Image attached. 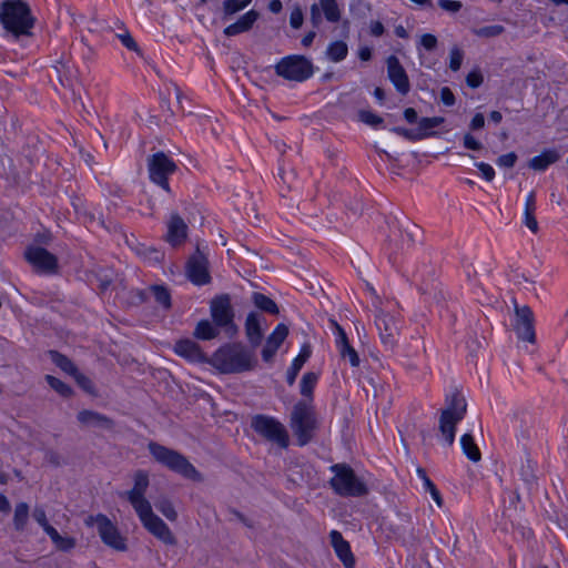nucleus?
I'll return each instance as SVG.
<instances>
[{"label": "nucleus", "mask_w": 568, "mask_h": 568, "mask_svg": "<svg viewBox=\"0 0 568 568\" xmlns=\"http://www.w3.org/2000/svg\"><path fill=\"white\" fill-rule=\"evenodd\" d=\"M209 363L222 374H239L254 369L257 359L242 343H226L213 353Z\"/></svg>", "instance_id": "nucleus-1"}, {"label": "nucleus", "mask_w": 568, "mask_h": 568, "mask_svg": "<svg viewBox=\"0 0 568 568\" xmlns=\"http://www.w3.org/2000/svg\"><path fill=\"white\" fill-rule=\"evenodd\" d=\"M0 22L7 36L13 39L31 37L36 18L29 4L22 0H7L0 6Z\"/></svg>", "instance_id": "nucleus-2"}, {"label": "nucleus", "mask_w": 568, "mask_h": 568, "mask_svg": "<svg viewBox=\"0 0 568 568\" xmlns=\"http://www.w3.org/2000/svg\"><path fill=\"white\" fill-rule=\"evenodd\" d=\"M334 476L328 484L334 493L341 497H363L368 494L367 485L355 474L354 469L338 463L329 467Z\"/></svg>", "instance_id": "nucleus-3"}, {"label": "nucleus", "mask_w": 568, "mask_h": 568, "mask_svg": "<svg viewBox=\"0 0 568 568\" xmlns=\"http://www.w3.org/2000/svg\"><path fill=\"white\" fill-rule=\"evenodd\" d=\"M290 426L298 446L303 447L312 442L318 427L314 406L306 400L297 402L291 413Z\"/></svg>", "instance_id": "nucleus-4"}, {"label": "nucleus", "mask_w": 568, "mask_h": 568, "mask_svg": "<svg viewBox=\"0 0 568 568\" xmlns=\"http://www.w3.org/2000/svg\"><path fill=\"white\" fill-rule=\"evenodd\" d=\"M148 448L150 454L159 464L165 466L174 473L180 474L185 478L201 480V474L187 460V458L179 452L168 448L155 442H150Z\"/></svg>", "instance_id": "nucleus-5"}, {"label": "nucleus", "mask_w": 568, "mask_h": 568, "mask_svg": "<svg viewBox=\"0 0 568 568\" xmlns=\"http://www.w3.org/2000/svg\"><path fill=\"white\" fill-rule=\"evenodd\" d=\"M466 408V400L458 392L446 398V408L443 409L439 419V430L449 446L454 444L456 425L464 418Z\"/></svg>", "instance_id": "nucleus-6"}, {"label": "nucleus", "mask_w": 568, "mask_h": 568, "mask_svg": "<svg viewBox=\"0 0 568 568\" xmlns=\"http://www.w3.org/2000/svg\"><path fill=\"white\" fill-rule=\"evenodd\" d=\"M275 72L285 80L303 82L314 73V67L310 59L300 54L282 58L275 64Z\"/></svg>", "instance_id": "nucleus-7"}, {"label": "nucleus", "mask_w": 568, "mask_h": 568, "mask_svg": "<svg viewBox=\"0 0 568 568\" xmlns=\"http://www.w3.org/2000/svg\"><path fill=\"white\" fill-rule=\"evenodd\" d=\"M251 427L256 434L281 448H287L290 436L285 426L276 418L267 415H256L252 418Z\"/></svg>", "instance_id": "nucleus-8"}, {"label": "nucleus", "mask_w": 568, "mask_h": 568, "mask_svg": "<svg viewBox=\"0 0 568 568\" xmlns=\"http://www.w3.org/2000/svg\"><path fill=\"white\" fill-rule=\"evenodd\" d=\"M88 527L97 526L98 534L108 547L116 551H125L128 549L126 539L123 537L118 527L103 514L91 515L85 519Z\"/></svg>", "instance_id": "nucleus-9"}, {"label": "nucleus", "mask_w": 568, "mask_h": 568, "mask_svg": "<svg viewBox=\"0 0 568 568\" xmlns=\"http://www.w3.org/2000/svg\"><path fill=\"white\" fill-rule=\"evenodd\" d=\"M178 170L176 163L164 152L159 151L148 158V171L150 180L171 193L169 176Z\"/></svg>", "instance_id": "nucleus-10"}, {"label": "nucleus", "mask_w": 568, "mask_h": 568, "mask_svg": "<svg viewBox=\"0 0 568 568\" xmlns=\"http://www.w3.org/2000/svg\"><path fill=\"white\" fill-rule=\"evenodd\" d=\"M143 527L165 545H175L176 539L170 527L153 513L152 506L136 514Z\"/></svg>", "instance_id": "nucleus-11"}, {"label": "nucleus", "mask_w": 568, "mask_h": 568, "mask_svg": "<svg viewBox=\"0 0 568 568\" xmlns=\"http://www.w3.org/2000/svg\"><path fill=\"white\" fill-rule=\"evenodd\" d=\"M210 313L213 323L219 327H226L232 334L237 332L234 324V312L229 295H222L212 300Z\"/></svg>", "instance_id": "nucleus-12"}, {"label": "nucleus", "mask_w": 568, "mask_h": 568, "mask_svg": "<svg viewBox=\"0 0 568 568\" xmlns=\"http://www.w3.org/2000/svg\"><path fill=\"white\" fill-rule=\"evenodd\" d=\"M342 12L336 0H318L310 8V21L314 29H317L323 19L331 23L339 22Z\"/></svg>", "instance_id": "nucleus-13"}, {"label": "nucleus", "mask_w": 568, "mask_h": 568, "mask_svg": "<svg viewBox=\"0 0 568 568\" xmlns=\"http://www.w3.org/2000/svg\"><path fill=\"white\" fill-rule=\"evenodd\" d=\"M134 485L132 489L124 493V496L132 505L135 513H140L151 507L150 501L145 498V493L149 487V474L145 470H138L133 477Z\"/></svg>", "instance_id": "nucleus-14"}, {"label": "nucleus", "mask_w": 568, "mask_h": 568, "mask_svg": "<svg viewBox=\"0 0 568 568\" xmlns=\"http://www.w3.org/2000/svg\"><path fill=\"white\" fill-rule=\"evenodd\" d=\"M24 256L38 272L52 274L58 270V258L43 247L31 246Z\"/></svg>", "instance_id": "nucleus-15"}, {"label": "nucleus", "mask_w": 568, "mask_h": 568, "mask_svg": "<svg viewBox=\"0 0 568 568\" xmlns=\"http://www.w3.org/2000/svg\"><path fill=\"white\" fill-rule=\"evenodd\" d=\"M186 275L193 284L199 286L209 284L211 281L207 270V260L199 248L187 261Z\"/></svg>", "instance_id": "nucleus-16"}, {"label": "nucleus", "mask_w": 568, "mask_h": 568, "mask_svg": "<svg viewBox=\"0 0 568 568\" xmlns=\"http://www.w3.org/2000/svg\"><path fill=\"white\" fill-rule=\"evenodd\" d=\"M375 324L384 346L387 349H393L396 345V336L398 334V326L395 318L392 315L379 311L376 315Z\"/></svg>", "instance_id": "nucleus-17"}, {"label": "nucleus", "mask_w": 568, "mask_h": 568, "mask_svg": "<svg viewBox=\"0 0 568 568\" xmlns=\"http://www.w3.org/2000/svg\"><path fill=\"white\" fill-rule=\"evenodd\" d=\"M515 332L519 339L535 342L534 314L530 307H516Z\"/></svg>", "instance_id": "nucleus-18"}, {"label": "nucleus", "mask_w": 568, "mask_h": 568, "mask_svg": "<svg viewBox=\"0 0 568 568\" xmlns=\"http://www.w3.org/2000/svg\"><path fill=\"white\" fill-rule=\"evenodd\" d=\"M387 73L389 80L400 94L405 95L409 92L410 85L408 77L395 55H390L387 59Z\"/></svg>", "instance_id": "nucleus-19"}, {"label": "nucleus", "mask_w": 568, "mask_h": 568, "mask_svg": "<svg viewBox=\"0 0 568 568\" xmlns=\"http://www.w3.org/2000/svg\"><path fill=\"white\" fill-rule=\"evenodd\" d=\"M288 335V327L285 324H278L271 335L266 338V343L262 349V358L264 362H271L277 349Z\"/></svg>", "instance_id": "nucleus-20"}, {"label": "nucleus", "mask_w": 568, "mask_h": 568, "mask_svg": "<svg viewBox=\"0 0 568 568\" xmlns=\"http://www.w3.org/2000/svg\"><path fill=\"white\" fill-rule=\"evenodd\" d=\"M174 352L193 363L209 362L200 345L190 338L178 341L174 345Z\"/></svg>", "instance_id": "nucleus-21"}, {"label": "nucleus", "mask_w": 568, "mask_h": 568, "mask_svg": "<svg viewBox=\"0 0 568 568\" xmlns=\"http://www.w3.org/2000/svg\"><path fill=\"white\" fill-rule=\"evenodd\" d=\"M264 316L256 312H251L245 320V335L253 348L257 347L263 338L262 322Z\"/></svg>", "instance_id": "nucleus-22"}, {"label": "nucleus", "mask_w": 568, "mask_h": 568, "mask_svg": "<svg viewBox=\"0 0 568 568\" xmlns=\"http://www.w3.org/2000/svg\"><path fill=\"white\" fill-rule=\"evenodd\" d=\"M186 234L187 225L183 219L176 213L171 214L168 222L166 241L171 245L176 246L184 242Z\"/></svg>", "instance_id": "nucleus-23"}, {"label": "nucleus", "mask_w": 568, "mask_h": 568, "mask_svg": "<svg viewBox=\"0 0 568 568\" xmlns=\"http://www.w3.org/2000/svg\"><path fill=\"white\" fill-rule=\"evenodd\" d=\"M331 544L337 555V557L342 560L343 565L346 568L354 567V557L351 551L349 544L343 538L342 534L337 530H332L329 532Z\"/></svg>", "instance_id": "nucleus-24"}, {"label": "nucleus", "mask_w": 568, "mask_h": 568, "mask_svg": "<svg viewBox=\"0 0 568 568\" xmlns=\"http://www.w3.org/2000/svg\"><path fill=\"white\" fill-rule=\"evenodd\" d=\"M258 16L260 14H258L257 11L250 10L246 13H244L243 16H241L237 19V21H235L234 23L227 26L223 30V33L226 37H234V36L247 32V31H250L252 29L253 24L257 21Z\"/></svg>", "instance_id": "nucleus-25"}, {"label": "nucleus", "mask_w": 568, "mask_h": 568, "mask_svg": "<svg viewBox=\"0 0 568 568\" xmlns=\"http://www.w3.org/2000/svg\"><path fill=\"white\" fill-rule=\"evenodd\" d=\"M78 420L85 426H94L103 429H112L114 423L108 416L94 410L83 409L78 414Z\"/></svg>", "instance_id": "nucleus-26"}, {"label": "nucleus", "mask_w": 568, "mask_h": 568, "mask_svg": "<svg viewBox=\"0 0 568 568\" xmlns=\"http://www.w3.org/2000/svg\"><path fill=\"white\" fill-rule=\"evenodd\" d=\"M536 207V194L531 191L525 202L524 223L532 233L538 232V222L535 217Z\"/></svg>", "instance_id": "nucleus-27"}, {"label": "nucleus", "mask_w": 568, "mask_h": 568, "mask_svg": "<svg viewBox=\"0 0 568 568\" xmlns=\"http://www.w3.org/2000/svg\"><path fill=\"white\" fill-rule=\"evenodd\" d=\"M559 160V154L555 150H546L529 161V168L535 171H545L549 165Z\"/></svg>", "instance_id": "nucleus-28"}, {"label": "nucleus", "mask_w": 568, "mask_h": 568, "mask_svg": "<svg viewBox=\"0 0 568 568\" xmlns=\"http://www.w3.org/2000/svg\"><path fill=\"white\" fill-rule=\"evenodd\" d=\"M219 326L209 320H201L193 332V336L201 341H211L219 336Z\"/></svg>", "instance_id": "nucleus-29"}, {"label": "nucleus", "mask_w": 568, "mask_h": 568, "mask_svg": "<svg viewBox=\"0 0 568 568\" xmlns=\"http://www.w3.org/2000/svg\"><path fill=\"white\" fill-rule=\"evenodd\" d=\"M311 356V351L308 347H303L301 353L293 359L290 368L286 372V382L288 385H293L296 381V377L302 369L305 362Z\"/></svg>", "instance_id": "nucleus-30"}, {"label": "nucleus", "mask_w": 568, "mask_h": 568, "mask_svg": "<svg viewBox=\"0 0 568 568\" xmlns=\"http://www.w3.org/2000/svg\"><path fill=\"white\" fill-rule=\"evenodd\" d=\"M48 536L50 537L54 547L60 551L68 552L72 550L77 545L75 538L70 536H61L55 528L50 529Z\"/></svg>", "instance_id": "nucleus-31"}, {"label": "nucleus", "mask_w": 568, "mask_h": 568, "mask_svg": "<svg viewBox=\"0 0 568 568\" xmlns=\"http://www.w3.org/2000/svg\"><path fill=\"white\" fill-rule=\"evenodd\" d=\"M445 122L443 116L422 118L418 121L417 132L420 140L434 134L433 130Z\"/></svg>", "instance_id": "nucleus-32"}, {"label": "nucleus", "mask_w": 568, "mask_h": 568, "mask_svg": "<svg viewBox=\"0 0 568 568\" xmlns=\"http://www.w3.org/2000/svg\"><path fill=\"white\" fill-rule=\"evenodd\" d=\"M318 375L314 372H307L302 376L301 383H300V392L301 395L308 400L307 403L312 404L313 400V390L317 384Z\"/></svg>", "instance_id": "nucleus-33"}, {"label": "nucleus", "mask_w": 568, "mask_h": 568, "mask_svg": "<svg viewBox=\"0 0 568 568\" xmlns=\"http://www.w3.org/2000/svg\"><path fill=\"white\" fill-rule=\"evenodd\" d=\"M460 445L464 454L469 460L477 463L481 459L480 450L476 445L473 435L464 434L460 438Z\"/></svg>", "instance_id": "nucleus-34"}, {"label": "nucleus", "mask_w": 568, "mask_h": 568, "mask_svg": "<svg viewBox=\"0 0 568 568\" xmlns=\"http://www.w3.org/2000/svg\"><path fill=\"white\" fill-rule=\"evenodd\" d=\"M417 476L420 478V480L423 481V487L425 489V491H428L433 498V500L439 506L442 507L443 506V498H442V495L439 493V490L437 489V487L435 486V484L430 480V478L427 476V473L424 468L422 467H418L417 470Z\"/></svg>", "instance_id": "nucleus-35"}, {"label": "nucleus", "mask_w": 568, "mask_h": 568, "mask_svg": "<svg viewBox=\"0 0 568 568\" xmlns=\"http://www.w3.org/2000/svg\"><path fill=\"white\" fill-rule=\"evenodd\" d=\"M252 301L258 310L268 314L276 315L280 312L276 303L265 294L255 292L253 293Z\"/></svg>", "instance_id": "nucleus-36"}, {"label": "nucleus", "mask_w": 568, "mask_h": 568, "mask_svg": "<svg viewBox=\"0 0 568 568\" xmlns=\"http://www.w3.org/2000/svg\"><path fill=\"white\" fill-rule=\"evenodd\" d=\"M348 47L344 41L331 42L326 49V57L333 62H339L347 57Z\"/></svg>", "instance_id": "nucleus-37"}, {"label": "nucleus", "mask_w": 568, "mask_h": 568, "mask_svg": "<svg viewBox=\"0 0 568 568\" xmlns=\"http://www.w3.org/2000/svg\"><path fill=\"white\" fill-rule=\"evenodd\" d=\"M29 519V506L27 503L21 501L16 505L13 515V525L16 530H24Z\"/></svg>", "instance_id": "nucleus-38"}, {"label": "nucleus", "mask_w": 568, "mask_h": 568, "mask_svg": "<svg viewBox=\"0 0 568 568\" xmlns=\"http://www.w3.org/2000/svg\"><path fill=\"white\" fill-rule=\"evenodd\" d=\"M50 356H51L52 362L59 368H61L63 372H65L67 374H69L71 376L77 374V371H78L77 366L65 355L60 354L57 351H51Z\"/></svg>", "instance_id": "nucleus-39"}, {"label": "nucleus", "mask_w": 568, "mask_h": 568, "mask_svg": "<svg viewBox=\"0 0 568 568\" xmlns=\"http://www.w3.org/2000/svg\"><path fill=\"white\" fill-rule=\"evenodd\" d=\"M400 232V241H402V247L412 246L416 239L420 234V230L417 225L408 223L405 227L399 229Z\"/></svg>", "instance_id": "nucleus-40"}, {"label": "nucleus", "mask_w": 568, "mask_h": 568, "mask_svg": "<svg viewBox=\"0 0 568 568\" xmlns=\"http://www.w3.org/2000/svg\"><path fill=\"white\" fill-rule=\"evenodd\" d=\"M150 291L153 294L156 303L160 304L163 308L169 310L171 307V295L165 286L152 285Z\"/></svg>", "instance_id": "nucleus-41"}, {"label": "nucleus", "mask_w": 568, "mask_h": 568, "mask_svg": "<svg viewBox=\"0 0 568 568\" xmlns=\"http://www.w3.org/2000/svg\"><path fill=\"white\" fill-rule=\"evenodd\" d=\"M252 0H224L223 12L224 17H231L250 6Z\"/></svg>", "instance_id": "nucleus-42"}, {"label": "nucleus", "mask_w": 568, "mask_h": 568, "mask_svg": "<svg viewBox=\"0 0 568 568\" xmlns=\"http://www.w3.org/2000/svg\"><path fill=\"white\" fill-rule=\"evenodd\" d=\"M45 381L59 395L63 397H70L72 395V388L61 379L52 375H45Z\"/></svg>", "instance_id": "nucleus-43"}, {"label": "nucleus", "mask_w": 568, "mask_h": 568, "mask_svg": "<svg viewBox=\"0 0 568 568\" xmlns=\"http://www.w3.org/2000/svg\"><path fill=\"white\" fill-rule=\"evenodd\" d=\"M155 507L158 510L169 520L175 521L178 518V513L173 506V504L168 498H161L155 503Z\"/></svg>", "instance_id": "nucleus-44"}, {"label": "nucleus", "mask_w": 568, "mask_h": 568, "mask_svg": "<svg viewBox=\"0 0 568 568\" xmlns=\"http://www.w3.org/2000/svg\"><path fill=\"white\" fill-rule=\"evenodd\" d=\"M505 32L501 24L485 26L474 30V34L479 38H496Z\"/></svg>", "instance_id": "nucleus-45"}, {"label": "nucleus", "mask_w": 568, "mask_h": 568, "mask_svg": "<svg viewBox=\"0 0 568 568\" xmlns=\"http://www.w3.org/2000/svg\"><path fill=\"white\" fill-rule=\"evenodd\" d=\"M358 119L372 128H378L384 122L382 116L367 110H361L358 112Z\"/></svg>", "instance_id": "nucleus-46"}, {"label": "nucleus", "mask_w": 568, "mask_h": 568, "mask_svg": "<svg viewBox=\"0 0 568 568\" xmlns=\"http://www.w3.org/2000/svg\"><path fill=\"white\" fill-rule=\"evenodd\" d=\"M342 358L347 359L353 367L359 366L361 359L355 348L348 344L337 348Z\"/></svg>", "instance_id": "nucleus-47"}, {"label": "nucleus", "mask_w": 568, "mask_h": 568, "mask_svg": "<svg viewBox=\"0 0 568 568\" xmlns=\"http://www.w3.org/2000/svg\"><path fill=\"white\" fill-rule=\"evenodd\" d=\"M32 516H33L34 520L42 527V529L44 530V532L47 535L49 534L50 529H54V527H52L49 524V521L47 519V514H45V510L43 507L37 506L33 509Z\"/></svg>", "instance_id": "nucleus-48"}, {"label": "nucleus", "mask_w": 568, "mask_h": 568, "mask_svg": "<svg viewBox=\"0 0 568 568\" xmlns=\"http://www.w3.org/2000/svg\"><path fill=\"white\" fill-rule=\"evenodd\" d=\"M118 38L119 40L121 41V43L128 49V50H131V51H134L136 53H141L140 51V48L138 45V43L135 42V40L132 38V36L130 34V32L128 30H124L123 33H119L118 34Z\"/></svg>", "instance_id": "nucleus-49"}, {"label": "nucleus", "mask_w": 568, "mask_h": 568, "mask_svg": "<svg viewBox=\"0 0 568 568\" xmlns=\"http://www.w3.org/2000/svg\"><path fill=\"white\" fill-rule=\"evenodd\" d=\"M331 323L335 328L337 348L348 345L349 342L344 328L336 321L332 320Z\"/></svg>", "instance_id": "nucleus-50"}, {"label": "nucleus", "mask_w": 568, "mask_h": 568, "mask_svg": "<svg viewBox=\"0 0 568 568\" xmlns=\"http://www.w3.org/2000/svg\"><path fill=\"white\" fill-rule=\"evenodd\" d=\"M463 58H464L463 51L456 47L453 48L450 50L449 68L453 71H458L460 69Z\"/></svg>", "instance_id": "nucleus-51"}, {"label": "nucleus", "mask_w": 568, "mask_h": 568, "mask_svg": "<svg viewBox=\"0 0 568 568\" xmlns=\"http://www.w3.org/2000/svg\"><path fill=\"white\" fill-rule=\"evenodd\" d=\"M303 22H304V14H303V11L302 9L296 6L292 12H291V16H290V24L293 29H300L302 26H303Z\"/></svg>", "instance_id": "nucleus-52"}, {"label": "nucleus", "mask_w": 568, "mask_h": 568, "mask_svg": "<svg viewBox=\"0 0 568 568\" xmlns=\"http://www.w3.org/2000/svg\"><path fill=\"white\" fill-rule=\"evenodd\" d=\"M392 131L400 136H404L407 140H410V141L420 140L417 129H405L402 126H396V128H393Z\"/></svg>", "instance_id": "nucleus-53"}, {"label": "nucleus", "mask_w": 568, "mask_h": 568, "mask_svg": "<svg viewBox=\"0 0 568 568\" xmlns=\"http://www.w3.org/2000/svg\"><path fill=\"white\" fill-rule=\"evenodd\" d=\"M438 6L450 13H456L463 8V3L457 0H438Z\"/></svg>", "instance_id": "nucleus-54"}, {"label": "nucleus", "mask_w": 568, "mask_h": 568, "mask_svg": "<svg viewBox=\"0 0 568 568\" xmlns=\"http://www.w3.org/2000/svg\"><path fill=\"white\" fill-rule=\"evenodd\" d=\"M475 165L480 171L483 178L486 181L490 182V181L494 180V178H495V170H494V168L490 164L485 163V162H478Z\"/></svg>", "instance_id": "nucleus-55"}, {"label": "nucleus", "mask_w": 568, "mask_h": 568, "mask_svg": "<svg viewBox=\"0 0 568 568\" xmlns=\"http://www.w3.org/2000/svg\"><path fill=\"white\" fill-rule=\"evenodd\" d=\"M517 155L515 152H509L500 155L497 159V165L503 168H513L516 164Z\"/></svg>", "instance_id": "nucleus-56"}, {"label": "nucleus", "mask_w": 568, "mask_h": 568, "mask_svg": "<svg viewBox=\"0 0 568 568\" xmlns=\"http://www.w3.org/2000/svg\"><path fill=\"white\" fill-rule=\"evenodd\" d=\"M419 42L420 45L427 51H433L437 47V38L432 33L423 34Z\"/></svg>", "instance_id": "nucleus-57"}, {"label": "nucleus", "mask_w": 568, "mask_h": 568, "mask_svg": "<svg viewBox=\"0 0 568 568\" xmlns=\"http://www.w3.org/2000/svg\"><path fill=\"white\" fill-rule=\"evenodd\" d=\"M483 75L479 71L477 70H474L471 72H469L466 77V83L468 87L470 88H478L483 83Z\"/></svg>", "instance_id": "nucleus-58"}, {"label": "nucleus", "mask_w": 568, "mask_h": 568, "mask_svg": "<svg viewBox=\"0 0 568 568\" xmlns=\"http://www.w3.org/2000/svg\"><path fill=\"white\" fill-rule=\"evenodd\" d=\"M72 376L75 378L79 386L82 387L84 390H87L88 393L93 392V384L89 377L79 373V371H77V374Z\"/></svg>", "instance_id": "nucleus-59"}, {"label": "nucleus", "mask_w": 568, "mask_h": 568, "mask_svg": "<svg viewBox=\"0 0 568 568\" xmlns=\"http://www.w3.org/2000/svg\"><path fill=\"white\" fill-rule=\"evenodd\" d=\"M463 143L466 149L474 151L480 150L483 146L470 133L464 135Z\"/></svg>", "instance_id": "nucleus-60"}, {"label": "nucleus", "mask_w": 568, "mask_h": 568, "mask_svg": "<svg viewBox=\"0 0 568 568\" xmlns=\"http://www.w3.org/2000/svg\"><path fill=\"white\" fill-rule=\"evenodd\" d=\"M440 100L447 106H452L455 104V95L448 87L442 88Z\"/></svg>", "instance_id": "nucleus-61"}, {"label": "nucleus", "mask_w": 568, "mask_h": 568, "mask_svg": "<svg viewBox=\"0 0 568 568\" xmlns=\"http://www.w3.org/2000/svg\"><path fill=\"white\" fill-rule=\"evenodd\" d=\"M485 125V118L481 113H476L470 121V129L476 131L483 129Z\"/></svg>", "instance_id": "nucleus-62"}, {"label": "nucleus", "mask_w": 568, "mask_h": 568, "mask_svg": "<svg viewBox=\"0 0 568 568\" xmlns=\"http://www.w3.org/2000/svg\"><path fill=\"white\" fill-rule=\"evenodd\" d=\"M385 29L381 21H373L371 23V34L374 37H381L383 36Z\"/></svg>", "instance_id": "nucleus-63"}, {"label": "nucleus", "mask_w": 568, "mask_h": 568, "mask_svg": "<svg viewBox=\"0 0 568 568\" xmlns=\"http://www.w3.org/2000/svg\"><path fill=\"white\" fill-rule=\"evenodd\" d=\"M404 118L407 122L414 123L417 121V112L413 108H407L404 111Z\"/></svg>", "instance_id": "nucleus-64"}]
</instances>
